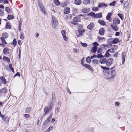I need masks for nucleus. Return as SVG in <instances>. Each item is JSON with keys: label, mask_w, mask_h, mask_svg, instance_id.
<instances>
[{"label": "nucleus", "mask_w": 132, "mask_h": 132, "mask_svg": "<svg viewBox=\"0 0 132 132\" xmlns=\"http://www.w3.org/2000/svg\"><path fill=\"white\" fill-rule=\"evenodd\" d=\"M108 51L110 52L111 53H113L115 52V51L113 48H111L109 49L108 50Z\"/></svg>", "instance_id": "nucleus-32"}, {"label": "nucleus", "mask_w": 132, "mask_h": 132, "mask_svg": "<svg viewBox=\"0 0 132 132\" xmlns=\"http://www.w3.org/2000/svg\"><path fill=\"white\" fill-rule=\"evenodd\" d=\"M96 57L98 58H101V57H103V55L101 54H98L97 55H96Z\"/></svg>", "instance_id": "nucleus-51"}, {"label": "nucleus", "mask_w": 132, "mask_h": 132, "mask_svg": "<svg viewBox=\"0 0 132 132\" xmlns=\"http://www.w3.org/2000/svg\"><path fill=\"white\" fill-rule=\"evenodd\" d=\"M7 18L8 20H10L13 19L14 18V17L12 15H8Z\"/></svg>", "instance_id": "nucleus-33"}, {"label": "nucleus", "mask_w": 132, "mask_h": 132, "mask_svg": "<svg viewBox=\"0 0 132 132\" xmlns=\"http://www.w3.org/2000/svg\"><path fill=\"white\" fill-rule=\"evenodd\" d=\"M113 60L112 58H109L107 60L106 62L107 66H110L112 63Z\"/></svg>", "instance_id": "nucleus-3"}, {"label": "nucleus", "mask_w": 132, "mask_h": 132, "mask_svg": "<svg viewBox=\"0 0 132 132\" xmlns=\"http://www.w3.org/2000/svg\"><path fill=\"white\" fill-rule=\"evenodd\" d=\"M95 24L94 23L92 22L90 23L87 26V28L91 30L94 27Z\"/></svg>", "instance_id": "nucleus-10"}, {"label": "nucleus", "mask_w": 132, "mask_h": 132, "mask_svg": "<svg viewBox=\"0 0 132 132\" xmlns=\"http://www.w3.org/2000/svg\"><path fill=\"white\" fill-rule=\"evenodd\" d=\"M113 40L112 38H111L108 39L107 40V42L110 44H113L112 43V41Z\"/></svg>", "instance_id": "nucleus-40"}, {"label": "nucleus", "mask_w": 132, "mask_h": 132, "mask_svg": "<svg viewBox=\"0 0 132 132\" xmlns=\"http://www.w3.org/2000/svg\"><path fill=\"white\" fill-rule=\"evenodd\" d=\"M6 27L7 28L10 29L11 28L10 24L8 22L6 23Z\"/></svg>", "instance_id": "nucleus-49"}, {"label": "nucleus", "mask_w": 132, "mask_h": 132, "mask_svg": "<svg viewBox=\"0 0 132 132\" xmlns=\"http://www.w3.org/2000/svg\"><path fill=\"white\" fill-rule=\"evenodd\" d=\"M80 18L78 16H76L74 17L73 18V21L76 22H78L80 21Z\"/></svg>", "instance_id": "nucleus-14"}, {"label": "nucleus", "mask_w": 132, "mask_h": 132, "mask_svg": "<svg viewBox=\"0 0 132 132\" xmlns=\"http://www.w3.org/2000/svg\"><path fill=\"white\" fill-rule=\"evenodd\" d=\"M49 122V120L46 119L45 121L43 124L44 125H45L47 123Z\"/></svg>", "instance_id": "nucleus-61"}, {"label": "nucleus", "mask_w": 132, "mask_h": 132, "mask_svg": "<svg viewBox=\"0 0 132 132\" xmlns=\"http://www.w3.org/2000/svg\"><path fill=\"white\" fill-rule=\"evenodd\" d=\"M1 118L2 119L5 121H9L8 117L5 115H3Z\"/></svg>", "instance_id": "nucleus-16"}, {"label": "nucleus", "mask_w": 132, "mask_h": 132, "mask_svg": "<svg viewBox=\"0 0 132 132\" xmlns=\"http://www.w3.org/2000/svg\"><path fill=\"white\" fill-rule=\"evenodd\" d=\"M7 89L5 88L2 89L0 91V92L3 94H5L7 92Z\"/></svg>", "instance_id": "nucleus-23"}, {"label": "nucleus", "mask_w": 132, "mask_h": 132, "mask_svg": "<svg viewBox=\"0 0 132 132\" xmlns=\"http://www.w3.org/2000/svg\"><path fill=\"white\" fill-rule=\"evenodd\" d=\"M20 38L21 39L23 40L24 39V34L23 32H22L20 35Z\"/></svg>", "instance_id": "nucleus-39"}, {"label": "nucleus", "mask_w": 132, "mask_h": 132, "mask_svg": "<svg viewBox=\"0 0 132 132\" xmlns=\"http://www.w3.org/2000/svg\"><path fill=\"white\" fill-rule=\"evenodd\" d=\"M98 9V7H94L92 8V10L94 11H97Z\"/></svg>", "instance_id": "nucleus-44"}, {"label": "nucleus", "mask_w": 132, "mask_h": 132, "mask_svg": "<svg viewBox=\"0 0 132 132\" xmlns=\"http://www.w3.org/2000/svg\"><path fill=\"white\" fill-rule=\"evenodd\" d=\"M98 39L99 40H100L105 39V38L103 37H98Z\"/></svg>", "instance_id": "nucleus-59"}, {"label": "nucleus", "mask_w": 132, "mask_h": 132, "mask_svg": "<svg viewBox=\"0 0 132 132\" xmlns=\"http://www.w3.org/2000/svg\"><path fill=\"white\" fill-rule=\"evenodd\" d=\"M110 26L115 31H117L118 30V27L116 24H111Z\"/></svg>", "instance_id": "nucleus-9"}, {"label": "nucleus", "mask_w": 132, "mask_h": 132, "mask_svg": "<svg viewBox=\"0 0 132 132\" xmlns=\"http://www.w3.org/2000/svg\"><path fill=\"white\" fill-rule=\"evenodd\" d=\"M13 45H14V47H15V46L16 45V43H17V42L16 41L15 39H14L13 42Z\"/></svg>", "instance_id": "nucleus-50"}, {"label": "nucleus", "mask_w": 132, "mask_h": 132, "mask_svg": "<svg viewBox=\"0 0 132 132\" xmlns=\"http://www.w3.org/2000/svg\"><path fill=\"white\" fill-rule=\"evenodd\" d=\"M119 42V40L118 38H116L113 40L112 41V43H113V44H116Z\"/></svg>", "instance_id": "nucleus-21"}, {"label": "nucleus", "mask_w": 132, "mask_h": 132, "mask_svg": "<svg viewBox=\"0 0 132 132\" xmlns=\"http://www.w3.org/2000/svg\"><path fill=\"white\" fill-rule=\"evenodd\" d=\"M81 64L83 66L87 68L90 71H91L92 70V67L88 64H84L82 62Z\"/></svg>", "instance_id": "nucleus-8"}, {"label": "nucleus", "mask_w": 132, "mask_h": 132, "mask_svg": "<svg viewBox=\"0 0 132 132\" xmlns=\"http://www.w3.org/2000/svg\"><path fill=\"white\" fill-rule=\"evenodd\" d=\"M52 117V114H50L48 118L47 119V120H49V121H50V120L51 119Z\"/></svg>", "instance_id": "nucleus-55"}, {"label": "nucleus", "mask_w": 132, "mask_h": 132, "mask_svg": "<svg viewBox=\"0 0 132 132\" xmlns=\"http://www.w3.org/2000/svg\"><path fill=\"white\" fill-rule=\"evenodd\" d=\"M89 9H86L84 8L82 9V11L84 13H86L88 12L89 11Z\"/></svg>", "instance_id": "nucleus-26"}, {"label": "nucleus", "mask_w": 132, "mask_h": 132, "mask_svg": "<svg viewBox=\"0 0 132 132\" xmlns=\"http://www.w3.org/2000/svg\"><path fill=\"white\" fill-rule=\"evenodd\" d=\"M89 15L91 16H93L94 17H96V15L94 13L91 12L89 14Z\"/></svg>", "instance_id": "nucleus-47"}, {"label": "nucleus", "mask_w": 132, "mask_h": 132, "mask_svg": "<svg viewBox=\"0 0 132 132\" xmlns=\"http://www.w3.org/2000/svg\"><path fill=\"white\" fill-rule=\"evenodd\" d=\"M126 54L125 53L123 52L122 53V64H123L125 61Z\"/></svg>", "instance_id": "nucleus-19"}, {"label": "nucleus", "mask_w": 132, "mask_h": 132, "mask_svg": "<svg viewBox=\"0 0 132 132\" xmlns=\"http://www.w3.org/2000/svg\"><path fill=\"white\" fill-rule=\"evenodd\" d=\"M109 52L107 51L105 53V56L107 57H109L111 55V54H109Z\"/></svg>", "instance_id": "nucleus-38"}, {"label": "nucleus", "mask_w": 132, "mask_h": 132, "mask_svg": "<svg viewBox=\"0 0 132 132\" xmlns=\"http://www.w3.org/2000/svg\"><path fill=\"white\" fill-rule=\"evenodd\" d=\"M113 23L114 24H118L120 23V21L117 18H115L113 20Z\"/></svg>", "instance_id": "nucleus-6"}, {"label": "nucleus", "mask_w": 132, "mask_h": 132, "mask_svg": "<svg viewBox=\"0 0 132 132\" xmlns=\"http://www.w3.org/2000/svg\"><path fill=\"white\" fill-rule=\"evenodd\" d=\"M61 33L64 40L65 41H67L68 39V38L66 36V32L65 30H62L61 32Z\"/></svg>", "instance_id": "nucleus-5"}, {"label": "nucleus", "mask_w": 132, "mask_h": 132, "mask_svg": "<svg viewBox=\"0 0 132 132\" xmlns=\"http://www.w3.org/2000/svg\"><path fill=\"white\" fill-rule=\"evenodd\" d=\"M53 128V127L50 126V127L48 128L47 130H48V131L50 132V131Z\"/></svg>", "instance_id": "nucleus-62"}, {"label": "nucleus", "mask_w": 132, "mask_h": 132, "mask_svg": "<svg viewBox=\"0 0 132 132\" xmlns=\"http://www.w3.org/2000/svg\"><path fill=\"white\" fill-rule=\"evenodd\" d=\"M9 67L10 69L13 72H14V69L12 67L11 64H10L9 65Z\"/></svg>", "instance_id": "nucleus-53"}, {"label": "nucleus", "mask_w": 132, "mask_h": 132, "mask_svg": "<svg viewBox=\"0 0 132 132\" xmlns=\"http://www.w3.org/2000/svg\"><path fill=\"white\" fill-rule=\"evenodd\" d=\"M118 15L120 18L122 20H123V16L122 14L120 13L118 14Z\"/></svg>", "instance_id": "nucleus-37"}, {"label": "nucleus", "mask_w": 132, "mask_h": 132, "mask_svg": "<svg viewBox=\"0 0 132 132\" xmlns=\"http://www.w3.org/2000/svg\"><path fill=\"white\" fill-rule=\"evenodd\" d=\"M9 49L7 47H5L4 48L3 53L5 55H7L9 54Z\"/></svg>", "instance_id": "nucleus-11"}, {"label": "nucleus", "mask_w": 132, "mask_h": 132, "mask_svg": "<svg viewBox=\"0 0 132 132\" xmlns=\"http://www.w3.org/2000/svg\"><path fill=\"white\" fill-rule=\"evenodd\" d=\"M78 31L79 33L80 34L79 35H78V36L80 37L82 35V33H84L85 31V30L82 29H79Z\"/></svg>", "instance_id": "nucleus-18"}, {"label": "nucleus", "mask_w": 132, "mask_h": 132, "mask_svg": "<svg viewBox=\"0 0 132 132\" xmlns=\"http://www.w3.org/2000/svg\"><path fill=\"white\" fill-rule=\"evenodd\" d=\"M118 56V52H116L115 54H114V56L115 57H117Z\"/></svg>", "instance_id": "nucleus-63"}, {"label": "nucleus", "mask_w": 132, "mask_h": 132, "mask_svg": "<svg viewBox=\"0 0 132 132\" xmlns=\"http://www.w3.org/2000/svg\"><path fill=\"white\" fill-rule=\"evenodd\" d=\"M52 117V114H50L48 118L47 119V120H49V121H50V120L51 119Z\"/></svg>", "instance_id": "nucleus-56"}, {"label": "nucleus", "mask_w": 132, "mask_h": 132, "mask_svg": "<svg viewBox=\"0 0 132 132\" xmlns=\"http://www.w3.org/2000/svg\"><path fill=\"white\" fill-rule=\"evenodd\" d=\"M5 10L8 13H10L11 12V10L8 7H7L5 8Z\"/></svg>", "instance_id": "nucleus-30"}, {"label": "nucleus", "mask_w": 132, "mask_h": 132, "mask_svg": "<svg viewBox=\"0 0 132 132\" xmlns=\"http://www.w3.org/2000/svg\"><path fill=\"white\" fill-rule=\"evenodd\" d=\"M92 62L93 63V64L95 65L98 64V61L96 59H94L92 61Z\"/></svg>", "instance_id": "nucleus-29"}, {"label": "nucleus", "mask_w": 132, "mask_h": 132, "mask_svg": "<svg viewBox=\"0 0 132 132\" xmlns=\"http://www.w3.org/2000/svg\"><path fill=\"white\" fill-rule=\"evenodd\" d=\"M4 15V14L3 10L0 9V16H2Z\"/></svg>", "instance_id": "nucleus-46"}, {"label": "nucleus", "mask_w": 132, "mask_h": 132, "mask_svg": "<svg viewBox=\"0 0 132 132\" xmlns=\"http://www.w3.org/2000/svg\"><path fill=\"white\" fill-rule=\"evenodd\" d=\"M112 15V13L110 12L109 13L107 16L106 17V19L107 20H110L111 19Z\"/></svg>", "instance_id": "nucleus-22"}, {"label": "nucleus", "mask_w": 132, "mask_h": 132, "mask_svg": "<svg viewBox=\"0 0 132 132\" xmlns=\"http://www.w3.org/2000/svg\"><path fill=\"white\" fill-rule=\"evenodd\" d=\"M107 6V5L104 3H99L98 5V7L100 8H105Z\"/></svg>", "instance_id": "nucleus-7"}, {"label": "nucleus", "mask_w": 132, "mask_h": 132, "mask_svg": "<svg viewBox=\"0 0 132 132\" xmlns=\"http://www.w3.org/2000/svg\"><path fill=\"white\" fill-rule=\"evenodd\" d=\"M75 4L77 5H80L81 4V0H75Z\"/></svg>", "instance_id": "nucleus-27"}, {"label": "nucleus", "mask_w": 132, "mask_h": 132, "mask_svg": "<svg viewBox=\"0 0 132 132\" xmlns=\"http://www.w3.org/2000/svg\"><path fill=\"white\" fill-rule=\"evenodd\" d=\"M16 76H19V77H20V74H19V72H17L16 74L15 75V76H14V77H16Z\"/></svg>", "instance_id": "nucleus-64"}, {"label": "nucleus", "mask_w": 132, "mask_h": 132, "mask_svg": "<svg viewBox=\"0 0 132 132\" xmlns=\"http://www.w3.org/2000/svg\"><path fill=\"white\" fill-rule=\"evenodd\" d=\"M111 76H110L109 77H108L107 79H113L115 77V76L114 75H111Z\"/></svg>", "instance_id": "nucleus-42"}, {"label": "nucleus", "mask_w": 132, "mask_h": 132, "mask_svg": "<svg viewBox=\"0 0 132 132\" xmlns=\"http://www.w3.org/2000/svg\"><path fill=\"white\" fill-rule=\"evenodd\" d=\"M116 3V1H113L109 4V5L111 6H113L115 5V4Z\"/></svg>", "instance_id": "nucleus-45"}, {"label": "nucleus", "mask_w": 132, "mask_h": 132, "mask_svg": "<svg viewBox=\"0 0 132 132\" xmlns=\"http://www.w3.org/2000/svg\"><path fill=\"white\" fill-rule=\"evenodd\" d=\"M107 61L106 59L104 57H101L99 60V62L101 64H105Z\"/></svg>", "instance_id": "nucleus-4"}, {"label": "nucleus", "mask_w": 132, "mask_h": 132, "mask_svg": "<svg viewBox=\"0 0 132 132\" xmlns=\"http://www.w3.org/2000/svg\"><path fill=\"white\" fill-rule=\"evenodd\" d=\"M53 105V103L51 102L50 103V105L49 108V110L51 111L52 109V105Z\"/></svg>", "instance_id": "nucleus-57"}, {"label": "nucleus", "mask_w": 132, "mask_h": 132, "mask_svg": "<svg viewBox=\"0 0 132 132\" xmlns=\"http://www.w3.org/2000/svg\"><path fill=\"white\" fill-rule=\"evenodd\" d=\"M2 37L4 38H6L8 37L7 34L6 33H3L2 35Z\"/></svg>", "instance_id": "nucleus-34"}, {"label": "nucleus", "mask_w": 132, "mask_h": 132, "mask_svg": "<svg viewBox=\"0 0 132 132\" xmlns=\"http://www.w3.org/2000/svg\"><path fill=\"white\" fill-rule=\"evenodd\" d=\"M99 32L100 35L102 36L104 35L105 32V30L104 29L102 28L100 29Z\"/></svg>", "instance_id": "nucleus-12"}, {"label": "nucleus", "mask_w": 132, "mask_h": 132, "mask_svg": "<svg viewBox=\"0 0 132 132\" xmlns=\"http://www.w3.org/2000/svg\"><path fill=\"white\" fill-rule=\"evenodd\" d=\"M70 9L69 8L67 7L64 9V13L65 14H68L70 12Z\"/></svg>", "instance_id": "nucleus-15"}, {"label": "nucleus", "mask_w": 132, "mask_h": 132, "mask_svg": "<svg viewBox=\"0 0 132 132\" xmlns=\"http://www.w3.org/2000/svg\"><path fill=\"white\" fill-rule=\"evenodd\" d=\"M97 49V47H93L92 49H91V51L92 52L94 53H95Z\"/></svg>", "instance_id": "nucleus-24"}, {"label": "nucleus", "mask_w": 132, "mask_h": 132, "mask_svg": "<svg viewBox=\"0 0 132 132\" xmlns=\"http://www.w3.org/2000/svg\"><path fill=\"white\" fill-rule=\"evenodd\" d=\"M86 61L87 63H90L91 61V59L89 57H88L86 59Z\"/></svg>", "instance_id": "nucleus-41"}, {"label": "nucleus", "mask_w": 132, "mask_h": 132, "mask_svg": "<svg viewBox=\"0 0 132 132\" xmlns=\"http://www.w3.org/2000/svg\"><path fill=\"white\" fill-rule=\"evenodd\" d=\"M37 3L40 9V11L42 13L44 14H46L47 13L46 10L42 2L41 1L39 0L37 1Z\"/></svg>", "instance_id": "nucleus-1"}, {"label": "nucleus", "mask_w": 132, "mask_h": 132, "mask_svg": "<svg viewBox=\"0 0 132 132\" xmlns=\"http://www.w3.org/2000/svg\"><path fill=\"white\" fill-rule=\"evenodd\" d=\"M24 117L25 118H27L30 117V115L29 114H26L24 115Z\"/></svg>", "instance_id": "nucleus-60"}, {"label": "nucleus", "mask_w": 132, "mask_h": 132, "mask_svg": "<svg viewBox=\"0 0 132 132\" xmlns=\"http://www.w3.org/2000/svg\"><path fill=\"white\" fill-rule=\"evenodd\" d=\"M93 44L94 46L93 47H97V46L98 45V44L96 42L94 43Z\"/></svg>", "instance_id": "nucleus-58"}, {"label": "nucleus", "mask_w": 132, "mask_h": 132, "mask_svg": "<svg viewBox=\"0 0 132 132\" xmlns=\"http://www.w3.org/2000/svg\"><path fill=\"white\" fill-rule=\"evenodd\" d=\"M81 44L82 46L84 47H86L87 46V45L85 43H83L81 42Z\"/></svg>", "instance_id": "nucleus-52"}, {"label": "nucleus", "mask_w": 132, "mask_h": 132, "mask_svg": "<svg viewBox=\"0 0 132 132\" xmlns=\"http://www.w3.org/2000/svg\"><path fill=\"white\" fill-rule=\"evenodd\" d=\"M49 110H50L47 106L45 107L44 108V112H45V114L44 115V116H45L46 114L48 113L49 112Z\"/></svg>", "instance_id": "nucleus-17"}, {"label": "nucleus", "mask_w": 132, "mask_h": 132, "mask_svg": "<svg viewBox=\"0 0 132 132\" xmlns=\"http://www.w3.org/2000/svg\"><path fill=\"white\" fill-rule=\"evenodd\" d=\"M52 26L53 28L55 29L56 28L58 22L56 19L54 17H52Z\"/></svg>", "instance_id": "nucleus-2"}, {"label": "nucleus", "mask_w": 132, "mask_h": 132, "mask_svg": "<svg viewBox=\"0 0 132 132\" xmlns=\"http://www.w3.org/2000/svg\"><path fill=\"white\" fill-rule=\"evenodd\" d=\"M31 108L30 107L27 108L26 110V112L27 113H29L31 111Z\"/></svg>", "instance_id": "nucleus-36"}, {"label": "nucleus", "mask_w": 132, "mask_h": 132, "mask_svg": "<svg viewBox=\"0 0 132 132\" xmlns=\"http://www.w3.org/2000/svg\"><path fill=\"white\" fill-rule=\"evenodd\" d=\"M104 74L106 75L107 77V79L108 77H110V76L111 75L110 73L108 72L107 71H105L104 73Z\"/></svg>", "instance_id": "nucleus-31"}, {"label": "nucleus", "mask_w": 132, "mask_h": 132, "mask_svg": "<svg viewBox=\"0 0 132 132\" xmlns=\"http://www.w3.org/2000/svg\"><path fill=\"white\" fill-rule=\"evenodd\" d=\"M82 3L83 4L87 5L90 4V2L89 0H85L83 1Z\"/></svg>", "instance_id": "nucleus-25"}, {"label": "nucleus", "mask_w": 132, "mask_h": 132, "mask_svg": "<svg viewBox=\"0 0 132 132\" xmlns=\"http://www.w3.org/2000/svg\"><path fill=\"white\" fill-rule=\"evenodd\" d=\"M5 38H4L2 37L1 38V39L2 40L3 43H4L5 44H7V43L6 42H5L4 39Z\"/></svg>", "instance_id": "nucleus-48"}, {"label": "nucleus", "mask_w": 132, "mask_h": 132, "mask_svg": "<svg viewBox=\"0 0 132 132\" xmlns=\"http://www.w3.org/2000/svg\"><path fill=\"white\" fill-rule=\"evenodd\" d=\"M0 79L3 84H5L6 83V81L5 78L3 76H2L0 77Z\"/></svg>", "instance_id": "nucleus-13"}, {"label": "nucleus", "mask_w": 132, "mask_h": 132, "mask_svg": "<svg viewBox=\"0 0 132 132\" xmlns=\"http://www.w3.org/2000/svg\"><path fill=\"white\" fill-rule=\"evenodd\" d=\"M54 4L57 5H58L60 4V2L58 0H54Z\"/></svg>", "instance_id": "nucleus-35"}, {"label": "nucleus", "mask_w": 132, "mask_h": 132, "mask_svg": "<svg viewBox=\"0 0 132 132\" xmlns=\"http://www.w3.org/2000/svg\"><path fill=\"white\" fill-rule=\"evenodd\" d=\"M3 60L6 62H10V59L7 57L4 56L3 58Z\"/></svg>", "instance_id": "nucleus-20"}, {"label": "nucleus", "mask_w": 132, "mask_h": 132, "mask_svg": "<svg viewBox=\"0 0 132 132\" xmlns=\"http://www.w3.org/2000/svg\"><path fill=\"white\" fill-rule=\"evenodd\" d=\"M102 14L101 13H99L96 14V17L98 18H101L102 17Z\"/></svg>", "instance_id": "nucleus-43"}, {"label": "nucleus", "mask_w": 132, "mask_h": 132, "mask_svg": "<svg viewBox=\"0 0 132 132\" xmlns=\"http://www.w3.org/2000/svg\"><path fill=\"white\" fill-rule=\"evenodd\" d=\"M98 22L100 24L103 25L104 26L106 25L105 22L103 21L102 20H99Z\"/></svg>", "instance_id": "nucleus-28"}, {"label": "nucleus", "mask_w": 132, "mask_h": 132, "mask_svg": "<svg viewBox=\"0 0 132 132\" xmlns=\"http://www.w3.org/2000/svg\"><path fill=\"white\" fill-rule=\"evenodd\" d=\"M101 67L102 69H104L109 70V68L107 67H103L101 66Z\"/></svg>", "instance_id": "nucleus-54"}]
</instances>
